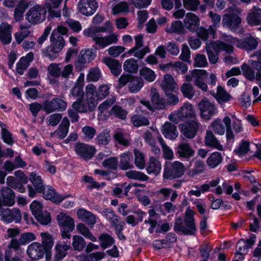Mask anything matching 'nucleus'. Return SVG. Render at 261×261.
Masks as SVG:
<instances>
[{"instance_id": "nucleus-14", "label": "nucleus", "mask_w": 261, "mask_h": 261, "mask_svg": "<svg viewBox=\"0 0 261 261\" xmlns=\"http://www.w3.org/2000/svg\"><path fill=\"white\" fill-rule=\"evenodd\" d=\"M98 7L96 0H80L77 4L79 12L86 16L93 15Z\"/></svg>"}, {"instance_id": "nucleus-20", "label": "nucleus", "mask_w": 261, "mask_h": 261, "mask_svg": "<svg viewBox=\"0 0 261 261\" xmlns=\"http://www.w3.org/2000/svg\"><path fill=\"white\" fill-rule=\"evenodd\" d=\"M44 253V247L39 243L34 242L28 247L27 254L33 259L37 260L42 258Z\"/></svg>"}, {"instance_id": "nucleus-22", "label": "nucleus", "mask_w": 261, "mask_h": 261, "mask_svg": "<svg viewBox=\"0 0 261 261\" xmlns=\"http://www.w3.org/2000/svg\"><path fill=\"white\" fill-rule=\"evenodd\" d=\"M71 248L70 242L60 241L56 245V253L54 261H62L66 256L67 251Z\"/></svg>"}, {"instance_id": "nucleus-56", "label": "nucleus", "mask_w": 261, "mask_h": 261, "mask_svg": "<svg viewBox=\"0 0 261 261\" xmlns=\"http://www.w3.org/2000/svg\"><path fill=\"white\" fill-rule=\"evenodd\" d=\"M150 51V48L148 46H146L143 48L137 47L130 48L127 52L129 55L133 54V56L139 59H142L144 58L145 55Z\"/></svg>"}, {"instance_id": "nucleus-62", "label": "nucleus", "mask_w": 261, "mask_h": 261, "mask_svg": "<svg viewBox=\"0 0 261 261\" xmlns=\"http://www.w3.org/2000/svg\"><path fill=\"white\" fill-rule=\"evenodd\" d=\"M123 69L129 73H136L138 69L137 61L134 58L126 60L123 64Z\"/></svg>"}, {"instance_id": "nucleus-24", "label": "nucleus", "mask_w": 261, "mask_h": 261, "mask_svg": "<svg viewBox=\"0 0 261 261\" xmlns=\"http://www.w3.org/2000/svg\"><path fill=\"white\" fill-rule=\"evenodd\" d=\"M206 70L202 69H194V76L195 79L193 80L194 84L197 88L201 89L203 92H207L208 90V86L204 82L203 76L207 74Z\"/></svg>"}, {"instance_id": "nucleus-16", "label": "nucleus", "mask_w": 261, "mask_h": 261, "mask_svg": "<svg viewBox=\"0 0 261 261\" xmlns=\"http://www.w3.org/2000/svg\"><path fill=\"white\" fill-rule=\"evenodd\" d=\"M87 36L92 38L95 43L100 48H103L112 44L116 43L118 40V35L114 33L105 36L102 35Z\"/></svg>"}, {"instance_id": "nucleus-35", "label": "nucleus", "mask_w": 261, "mask_h": 261, "mask_svg": "<svg viewBox=\"0 0 261 261\" xmlns=\"http://www.w3.org/2000/svg\"><path fill=\"white\" fill-rule=\"evenodd\" d=\"M162 132L165 138L170 140L175 139L178 135L176 126L169 122L164 124Z\"/></svg>"}, {"instance_id": "nucleus-45", "label": "nucleus", "mask_w": 261, "mask_h": 261, "mask_svg": "<svg viewBox=\"0 0 261 261\" xmlns=\"http://www.w3.org/2000/svg\"><path fill=\"white\" fill-rule=\"evenodd\" d=\"M166 32L171 33L182 34L186 32V30L182 22L176 20L173 21L170 27L166 28Z\"/></svg>"}, {"instance_id": "nucleus-25", "label": "nucleus", "mask_w": 261, "mask_h": 261, "mask_svg": "<svg viewBox=\"0 0 261 261\" xmlns=\"http://www.w3.org/2000/svg\"><path fill=\"white\" fill-rule=\"evenodd\" d=\"M200 19L195 14L188 13L184 20L185 27L190 32H195L199 24Z\"/></svg>"}, {"instance_id": "nucleus-53", "label": "nucleus", "mask_w": 261, "mask_h": 261, "mask_svg": "<svg viewBox=\"0 0 261 261\" xmlns=\"http://www.w3.org/2000/svg\"><path fill=\"white\" fill-rule=\"evenodd\" d=\"M157 195L158 196L162 195L165 200H167L170 195H171V201L173 202L175 201L178 196V194L176 191H174L172 189L169 188H162L157 191Z\"/></svg>"}, {"instance_id": "nucleus-29", "label": "nucleus", "mask_w": 261, "mask_h": 261, "mask_svg": "<svg viewBox=\"0 0 261 261\" xmlns=\"http://www.w3.org/2000/svg\"><path fill=\"white\" fill-rule=\"evenodd\" d=\"M43 193V197L47 199L50 200L56 203H59L62 201L65 198L68 197L61 196L57 194L54 189L51 187H47V188L43 187V190L42 191Z\"/></svg>"}, {"instance_id": "nucleus-42", "label": "nucleus", "mask_w": 261, "mask_h": 261, "mask_svg": "<svg viewBox=\"0 0 261 261\" xmlns=\"http://www.w3.org/2000/svg\"><path fill=\"white\" fill-rule=\"evenodd\" d=\"M180 91L184 97L192 99L194 96L196 90L190 83H184L180 88Z\"/></svg>"}, {"instance_id": "nucleus-27", "label": "nucleus", "mask_w": 261, "mask_h": 261, "mask_svg": "<svg viewBox=\"0 0 261 261\" xmlns=\"http://www.w3.org/2000/svg\"><path fill=\"white\" fill-rule=\"evenodd\" d=\"M255 238L256 236L252 234L246 241L242 239L239 240L236 245L237 252L243 254H246L248 249L251 248L254 244Z\"/></svg>"}, {"instance_id": "nucleus-55", "label": "nucleus", "mask_w": 261, "mask_h": 261, "mask_svg": "<svg viewBox=\"0 0 261 261\" xmlns=\"http://www.w3.org/2000/svg\"><path fill=\"white\" fill-rule=\"evenodd\" d=\"M125 175L129 179L139 181H147L149 179L148 176L144 173L136 170L127 171Z\"/></svg>"}, {"instance_id": "nucleus-38", "label": "nucleus", "mask_w": 261, "mask_h": 261, "mask_svg": "<svg viewBox=\"0 0 261 261\" xmlns=\"http://www.w3.org/2000/svg\"><path fill=\"white\" fill-rule=\"evenodd\" d=\"M77 215L80 219L86 222L88 225L93 226L96 223L95 216L89 211L80 209L77 211Z\"/></svg>"}, {"instance_id": "nucleus-23", "label": "nucleus", "mask_w": 261, "mask_h": 261, "mask_svg": "<svg viewBox=\"0 0 261 261\" xmlns=\"http://www.w3.org/2000/svg\"><path fill=\"white\" fill-rule=\"evenodd\" d=\"M160 85L164 93L173 92L178 90L177 84L174 77L169 74H166L164 76Z\"/></svg>"}, {"instance_id": "nucleus-5", "label": "nucleus", "mask_w": 261, "mask_h": 261, "mask_svg": "<svg viewBox=\"0 0 261 261\" xmlns=\"http://www.w3.org/2000/svg\"><path fill=\"white\" fill-rule=\"evenodd\" d=\"M151 102L147 100L142 99L140 102L149 110L154 111L156 110L165 109L167 107L166 99L160 96L159 93L155 88H151L150 92Z\"/></svg>"}, {"instance_id": "nucleus-9", "label": "nucleus", "mask_w": 261, "mask_h": 261, "mask_svg": "<svg viewBox=\"0 0 261 261\" xmlns=\"http://www.w3.org/2000/svg\"><path fill=\"white\" fill-rule=\"evenodd\" d=\"M46 10L44 7L36 5L32 7L26 13V19L32 24L43 22L46 18Z\"/></svg>"}, {"instance_id": "nucleus-39", "label": "nucleus", "mask_w": 261, "mask_h": 261, "mask_svg": "<svg viewBox=\"0 0 261 261\" xmlns=\"http://www.w3.org/2000/svg\"><path fill=\"white\" fill-rule=\"evenodd\" d=\"M111 27V23L109 21H107L105 26L102 27H91L87 29L84 31V34L85 36H96L100 35L97 34V33L107 32H108V28Z\"/></svg>"}, {"instance_id": "nucleus-63", "label": "nucleus", "mask_w": 261, "mask_h": 261, "mask_svg": "<svg viewBox=\"0 0 261 261\" xmlns=\"http://www.w3.org/2000/svg\"><path fill=\"white\" fill-rule=\"evenodd\" d=\"M135 155V164L140 169H143L145 167V160L144 154L137 149L134 150Z\"/></svg>"}, {"instance_id": "nucleus-7", "label": "nucleus", "mask_w": 261, "mask_h": 261, "mask_svg": "<svg viewBox=\"0 0 261 261\" xmlns=\"http://www.w3.org/2000/svg\"><path fill=\"white\" fill-rule=\"evenodd\" d=\"M59 225L61 227V233L62 239L70 240L71 237L70 232L74 228L73 219L69 215L63 213L57 216Z\"/></svg>"}, {"instance_id": "nucleus-31", "label": "nucleus", "mask_w": 261, "mask_h": 261, "mask_svg": "<svg viewBox=\"0 0 261 261\" xmlns=\"http://www.w3.org/2000/svg\"><path fill=\"white\" fill-rule=\"evenodd\" d=\"M3 204L5 206H12L15 202V195L13 190L8 187H4L1 191Z\"/></svg>"}, {"instance_id": "nucleus-54", "label": "nucleus", "mask_w": 261, "mask_h": 261, "mask_svg": "<svg viewBox=\"0 0 261 261\" xmlns=\"http://www.w3.org/2000/svg\"><path fill=\"white\" fill-rule=\"evenodd\" d=\"M22 184L13 176H9L7 178V185L14 189L17 190L20 193H23L25 191V188Z\"/></svg>"}, {"instance_id": "nucleus-17", "label": "nucleus", "mask_w": 261, "mask_h": 261, "mask_svg": "<svg viewBox=\"0 0 261 261\" xmlns=\"http://www.w3.org/2000/svg\"><path fill=\"white\" fill-rule=\"evenodd\" d=\"M29 179L35 187V190L31 185H28L29 195L31 197H34L36 192L41 193L43 190V184L41 177L35 172H31L29 175Z\"/></svg>"}, {"instance_id": "nucleus-28", "label": "nucleus", "mask_w": 261, "mask_h": 261, "mask_svg": "<svg viewBox=\"0 0 261 261\" xmlns=\"http://www.w3.org/2000/svg\"><path fill=\"white\" fill-rule=\"evenodd\" d=\"M12 27L7 22H2L0 25V41L4 44H9L12 40Z\"/></svg>"}, {"instance_id": "nucleus-32", "label": "nucleus", "mask_w": 261, "mask_h": 261, "mask_svg": "<svg viewBox=\"0 0 261 261\" xmlns=\"http://www.w3.org/2000/svg\"><path fill=\"white\" fill-rule=\"evenodd\" d=\"M246 20L251 26L261 24V9L258 7H253L248 13Z\"/></svg>"}, {"instance_id": "nucleus-59", "label": "nucleus", "mask_w": 261, "mask_h": 261, "mask_svg": "<svg viewBox=\"0 0 261 261\" xmlns=\"http://www.w3.org/2000/svg\"><path fill=\"white\" fill-rule=\"evenodd\" d=\"M27 7L24 0H20L19 2L14 10V18L16 21H19L22 19Z\"/></svg>"}, {"instance_id": "nucleus-18", "label": "nucleus", "mask_w": 261, "mask_h": 261, "mask_svg": "<svg viewBox=\"0 0 261 261\" xmlns=\"http://www.w3.org/2000/svg\"><path fill=\"white\" fill-rule=\"evenodd\" d=\"M101 214L114 229L115 228L118 229L120 227V225L125 224V222L121 221L120 218L111 208L103 209L101 212Z\"/></svg>"}, {"instance_id": "nucleus-57", "label": "nucleus", "mask_w": 261, "mask_h": 261, "mask_svg": "<svg viewBox=\"0 0 261 261\" xmlns=\"http://www.w3.org/2000/svg\"><path fill=\"white\" fill-rule=\"evenodd\" d=\"M72 245L74 250L81 251L86 247V243L82 237L74 235L73 236Z\"/></svg>"}, {"instance_id": "nucleus-64", "label": "nucleus", "mask_w": 261, "mask_h": 261, "mask_svg": "<svg viewBox=\"0 0 261 261\" xmlns=\"http://www.w3.org/2000/svg\"><path fill=\"white\" fill-rule=\"evenodd\" d=\"M102 165L105 168L116 170L118 165V159L116 157L108 158L102 162Z\"/></svg>"}, {"instance_id": "nucleus-10", "label": "nucleus", "mask_w": 261, "mask_h": 261, "mask_svg": "<svg viewBox=\"0 0 261 261\" xmlns=\"http://www.w3.org/2000/svg\"><path fill=\"white\" fill-rule=\"evenodd\" d=\"M67 102L62 98L55 97L51 100H45L43 103V110L49 114L55 111L62 112L67 108Z\"/></svg>"}, {"instance_id": "nucleus-13", "label": "nucleus", "mask_w": 261, "mask_h": 261, "mask_svg": "<svg viewBox=\"0 0 261 261\" xmlns=\"http://www.w3.org/2000/svg\"><path fill=\"white\" fill-rule=\"evenodd\" d=\"M74 150L80 158L86 161L91 159L96 152L95 146L84 143H76Z\"/></svg>"}, {"instance_id": "nucleus-8", "label": "nucleus", "mask_w": 261, "mask_h": 261, "mask_svg": "<svg viewBox=\"0 0 261 261\" xmlns=\"http://www.w3.org/2000/svg\"><path fill=\"white\" fill-rule=\"evenodd\" d=\"M201 124L198 118L188 120L179 125L181 133L187 139H191L196 135Z\"/></svg>"}, {"instance_id": "nucleus-61", "label": "nucleus", "mask_w": 261, "mask_h": 261, "mask_svg": "<svg viewBox=\"0 0 261 261\" xmlns=\"http://www.w3.org/2000/svg\"><path fill=\"white\" fill-rule=\"evenodd\" d=\"M84 92L83 88L74 85L70 90L69 97L76 100H83Z\"/></svg>"}, {"instance_id": "nucleus-44", "label": "nucleus", "mask_w": 261, "mask_h": 261, "mask_svg": "<svg viewBox=\"0 0 261 261\" xmlns=\"http://www.w3.org/2000/svg\"><path fill=\"white\" fill-rule=\"evenodd\" d=\"M222 156L219 152H214L211 154L206 160L207 165L212 168L218 166L222 161Z\"/></svg>"}, {"instance_id": "nucleus-33", "label": "nucleus", "mask_w": 261, "mask_h": 261, "mask_svg": "<svg viewBox=\"0 0 261 261\" xmlns=\"http://www.w3.org/2000/svg\"><path fill=\"white\" fill-rule=\"evenodd\" d=\"M161 169V163L158 158L150 156L146 168L147 173L156 176L160 174Z\"/></svg>"}, {"instance_id": "nucleus-60", "label": "nucleus", "mask_w": 261, "mask_h": 261, "mask_svg": "<svg viewBox=\"0 0 261 261\" xmlns=\"http://www.w3.org/2000/svg\"><path fill=\"white\" fill-rule=\"evenodd\" d=\"M76 229L78 232L82 234L85 238L89 239L92 242L97 241V239L90 231L89 228L87 227L84 224L80 223L76 225Z\"/></svg>"}, {"instance_id": "nucleus-41", "label": "nucleus", "mask_w": 261, "mask_h": 261, "mask_svg": "<svg viewBox=\"0 0 261 261\" xmlns=\"http://www.w3.org/2000/svg\"><path fill=\"white\" fill-rule=\"evenodd\" d=\"M144 85L143 79L139 76H133L128 84V89L131 93H137L139 91Z\"/></svg>"}, {"instance_id": "nucleus-58", "label": "nucleus", "mask_w": 261, "mask_h": 261, "mask_svg": "<svg viewBox=\"0 0 261 261\" xmlns=\"http://www.w3.org/2000/svg\"><path fill=\"white\" fill-rule=\"evenodd\" d=\"M140 75L148 82L154 81L156 77L154 71L147 67H143L140 69Z\"/></svg>"}, {"instance_id": "nucleus-36", "label": "nucleus", "mask_w": 261, "mask_h": 261, "mask_svg": "<svg viewBox=\"0 0 261 261\" xmlns=\"http://www.w3.org/2000/svg\"><path fill=\"white\" fill-rule=\"evenodd\" d=\"M204 143L206 146L215 148L219 150H223V146L220 144L214 134L211 130L206 131L204 138Z\"/></svg>"}, {"instance_id": "nucleus-11", "label": "nucleus", "mask_w": 261, "mask_h": 261, "mask_svg": "<svg viewBox=\"0 0 261 261\" xmlns=\"http://www.w3.org/2000/svg\"><path fill=\"white\" fill-rule=\"evenodd\" d=\"M0 219L7 224L13 221L19 223L21 220L20 211L18 208H3L0 210Z\"/></svg>"}, {"instance_id": "nucleus-15", "label": "nucleus", "mask_w": 261, "mask_h": 261, "mask_svg": "<svg viewBox=\"0 0 261 261\" xmlns=\"http://www.w3.org/2000/svg\"><path fill=\"white\" fill-rule=\"evenodd\" d=\"M242 22V19L237 15L225 14L222 16V24L232 32L236 31Z\"/></svg>"}, {"instance_id": "nucleus-51", "label": "nucleus", "mask_w": 261, "mask_h": 261, "mask_svg": "<svg viewBox=\"0 0 261 261\" xmlns=\"http://www.w3.org/2000/svg\"><path fill=\"white\" fill-rule=\"evenodd\" d=\"M110 132L108 129H105L99 133L95 138L96 143L98 145L106 146L110 141Z\"/></svg>"}, {"instance_id": "nucleus-50", "label": "nucleus", "mask_w": 261, "mask_h": 261, "mask_svg": "<svg viewBox=\"0 0 261 261\" xmlns=\"http://www.w3.org/2000/svg\"><path fill=\"white\" fill-rule=\"evenodd\" d=\"M130 121L135 127H140L142 126H147L149 124L148 119L141 115L135 114L130 118Z\"/></svg>"}, {"instance_id": "nucleus-52", "label": "nucleus", "mask_w": 261, "mask_h": 261, "mask_svg": "<svg viewBox=\"0 0 261 261\" xmlns=\"http://www.w3.org/2000/svg\"><path fill=\"white\" fill-rule=\"evenodd\" d=\"M100 246L101 248L106 249L110 247L114 244V239L109 234L103 233L98 238Z\"/></svg>"}, {"instance_id": "nucleus-40", "label": "nucleus", "mask_w": 261, "mask_h": 261, "mask_svg": "<svg viewBox=\"0 0 261 261\" xmlns=\"http://www.w3.org/2000/svg\"><path fill=\"white\" fill-rule=\"evenodd\" d=\"M132 160L131 152L127 151L123 153L120 155V168L123 170H126L133 168V166L130 164Z\"/></svg>"}, {"instance_id": "nucleus-46", "label": "nucleus", "mask_w": 261, "mask_h": 261, "mask_svg": "<svg viewBox=\"0 0 261 261\" xmlns=\"http://www.w3.org/2000/svg\"><path fill=\"white\" fill-rule=\"evenodd\" d=\"M205 170V164L201 160H197L194 163V168L189 170L187 174L190 177H194L197 175L200 174Z\"/></svg>"}, {"instance_id": "nucleus-3", "label": "nucleus", "mask_w": 261, "mask_h": 261, "mask_svg": "<svg viewBox=\"0 0 261 261\" xmlns=\"http://www.w3.org/2000/svg\"><path fill=\"white\" fill-rule=\"evenodd\" d=\"M169 119L177 123L179 121L186 122L188 120L198 118L194 107L189 102H186L178 110L174 111L169 116Z\"/></svg>"}, {"instance_id": "nucleus-49", "label": "nucleus", "mask_w": 261, "mask_h": 261, "mask_svg": "<svg viewBox=\"0 0 261 261\" xmlns=\"http://www.w3.org/2000/svg\"><path fill=\"white\" fill-rule=\"evenodd\" d=\"M95 57V54L93 53L92 50L90 49H87L85 50H82L81 51L79 56V61L82 64H85L90 62Z\"/></svg>"}, {"instance_id": "nucleus-21", "label": "nucleus", "mask_w": 261, "mask_h": 261, "mask_svg": "<svg viewBox=\"0 0 261 261\" xmlns=\"http://www.w3.org/2000/svg\"><path fill=\"white\" fill-rule=\"evenodd\" d=\"M258 39L251 35L246 36L242 39H239L238 47L247 51L255 49L258 45Z\"/></svg>"}, {"instance_id": "nucleus-34", "label": "nucleus", "mask_w": 261, "mask_h": 261, "mask_svg": "<svg viewBox=\"0 0 261 261\" xmlns=\"http://www.w3.org/2000/svg\"><path fill=\"white\" fill-rule=\"evenodd\" d=\"M102 61L109 67L114 76H117L120 75L122 71L121 65L118 61L110 57H105Z\"/></svg>"}, {"instance_id": "nucleus-6", "label": "nucleus", "mask_w": 261, "mask_h": 261, "mask_svg": "<svg viewBox=\"0 0 261 261\" xmlns=\"http://www.w3.org/2000/svg\"><path fill=\"white\" fill-rule=\"evenodd\" d=\"M186 170L184 164L179 161L166 164L164 170L163 177L167 179H173L181 177Z\"/></svg>"}, {"instance_id": "nucleus-37", "label": "nucleus", "mask_w": 261, "mask_h": 261, "mask_svg": "<svg viewBox=\"0 0 261 261\" xmlns=\"http://www.w3.org/2000/svg\"><path fill=\"white\" fill-rule=\"evenodd\" d=\"M210 94L212 95L219 102H225L228 101L230 95L221 86H218L217 88V92L212 90Z\"/></svg>"}, {"instance_id": "nucleus-12", "label": "nucleus", "mask_w": 261, "mask_h": 261, "mask_svg": "<svg viewBox=\"0 0 261 261\" xmlns=\"http://www.w3.org/2000/svg\"><path fill=\"white\" fill-rule=\"evenodd\" d=\"M198 107L201 118L205 120L211 119L217 112L215 104L206 98L202 99Z\"/></svg>"}, {"instance_id": "nucleus-30", "label": "nucleus", "mask_w": 261, "mask_h": 261, "mask_svg": "<svg viewBox=\"0 0 261 261\" xmlns=\"http://www.w3.org/2000/svg\"><path fill=\"white\" fill-rule=\"evenodd\" d=\"M73 71V66L71 64L66 65L62 70H61L60 76L64 79L63 83L66 88H69L72 85L74 76Z\"/></svg>"}, {"instance_id": "nucleus-2", "label": "nucleus", "mask_w": 261, "mask_h": 261, "mask_svg": "<svg viewBox=\"0 0 261 261\" xmlns=\"http://www.w3.org/2000/svg\"><path fill=\"white\" fill-rule=\"evenodd\" d=\"M50 45L42 50V54L53 61L58 57L62 51L65 45V41L63 36L59 35L58 32H52L50 36Z\"/></svg>"}, {"instance_id": "nucleus-26", "label": "nucleus", "mask_w": 261, "mask_h": 261, "mask_svg": "<svg viewBox=\"0 0 261 261\" xmlns=\"http://www.w3.org/2000/svg\"><path fill=\"white\" fill-rule=\"evenodd\" d=\"M34 59V54L30 52L26 56L21 57L16 64V72L19 75H22L30 66Z\"/></svg>"}, {"instance_id": "nucleus-19", "label": "nucleus", "mask_w": 261, "mask_h": 261, "mask_svg": "<svg viewBox=\"0 0 261 261\" xmlns=\"http://www.w3.org/2000/svg\"><path fill=\"white\" fill-rule=\"evenodd\" d=\"M176 154L179 158L188 160L195 154V150L187 142L180 143L176 149Z\"/></svg>"}, {"instance_id": "nucleus-1", "label": "nucleus", "mask_w": 261, "mask_h": 261, "mask_svg": "<svg viewBox=\"0 0 261 261\" xmlns=\"http://www.w3.org/2000/svg\"><path fill=\"white\" fill-rule=\"evenodd\" d=\"M195 212L190 208H187L185 213V219L183 220L180 217L175 220L174 230L185 235L194 234L196 227L194 216Z\"/></svg>"}, {"instance_id": "nucleus-47", "label": "nucleus", "mask_w": 261, "mask_h": 261, "mask_svg": "<svg viewBox=\"0 0 261 261\" xmlns=\"http://www.w3.org/2000/svg\"><path fill=\"white\" fill-rule=\"evenodd\" d=\"M196 32L198 37L206 41L209 36H212L213 38L214 37L216 30L211 25L207 30L203 27L197 28Z\"/></svg>"}, {"instance_id": "nucleus-48", "label": "nucleus", "mask_w": 261, "mask_h": 261, "mask_svg": "<svg viewBox=\"0 0 261 261\" xmlns=\"http://www.w3.org/2000/svg\"><path fill=\"white\" fill-rule=\"evenodd\" d=\"M157 139L162 149L163 158L166 160H172L174 157L172 149L167 145L161 136L158 137Z\"/></svg>"}, {"instance_id": "nucleus-4", "label": "nucleus", "mask_w": 261, "mask_h": 261, "mask_svg": "<svg viewBox=\"0 0 261 261\" xmlns=\"http://www.w3.org/2000/svg\"><path fill=\"white\" fill-rule=\"evenodd\" d=\"M205 49L208 56L209 61L212 64H215L218 62V55L220 50H224L227 53L233 52V48L230 46L226 45L225 44L217 42L210 41L207 43Z\"/></svg>"}, {"instance_id": "nucleus-43", "label": "nucleus", "mask_w": 261, "mask_h": 261, "mask_svg": "<svg viewBox=\"0 0 261 261\" xmlns=\"http://www.w3.org/2000/svg\"><path fill=\"white\" fill-rule=\"evenodd\" d=\"M127 114L126 110L117 105L113 106L109 112L110 115L123 120L126 119Z\"/></svg>"}]
</instances>
